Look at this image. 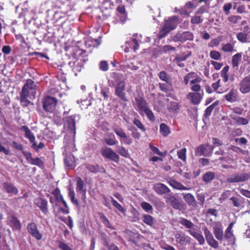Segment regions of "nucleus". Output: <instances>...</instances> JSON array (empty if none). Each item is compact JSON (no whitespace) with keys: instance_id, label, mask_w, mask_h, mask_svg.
Returning <instances> with one entry per match:
<instances>
[{"instance_id":"obj_1","label":"nucleus","mask_w":250,"mask_h":250,"mask_svg":"<svg viewBox=\"0 0 250 250\" xmlns=\"http://www.w3.org/2000/svg\"><path fill=\"white\" fill-rule=\"evenodd\" d=\"M234 224V222L230 223L224 232L222 223L220 222L215 223L213 226V232L216 239L220 242H227L228 245H234L235 240L232 230Z\"/></svg>"},{"instance_id":"obj_2","label":"nucleus","mask_w":250,"mask_h":250,"mask_svg":"<svg viewBox=\"0 0 250 250\" xmlns=\"http://www.w3.org/2000/svg\"><path fill=\"white\" fill-rule=\"evenodd\" d=\"M37 85L35 82L30 79L26 80L25 83L23 86L20 93V102L23 107H27L31 102L28 98L31 99V97H35Z\"/></svg>"},{"instance_id":"obj_3","label":"nucleus","mask_w":250,"mask_h":250,"mask_svg":"<svg viewBox=\"0 0 250 250\" xmlns=\"http://www.w3.org/2000/svg\"><path fill=\"white\" fill-rule=\"evenodd\" d=\"M113 75L117 83L115 86V95L124 102H128V100L125 92V83L124 81L118 80L121 78L122 75L114 73Z\"/></svg>"},{"instance_id":"obj_4","label":"nucleus","mask_w":250,"mask_h":250,"mask_svg":"<svg viewBox=\"0 0 250 250\" xmlns=\"http://www.w3.org/2000/svg\"><path fill=\"white\" fill-rule=\"evenodd\" d=\"M58 102L56 98L46 96L42 100L43 109L46 112L52 113L56 110Z\"/></svg>"},{"instance_id":"obj_5","label":"nucleus","mask_w":250,"mask_h":250,"mask_svg":"<svg viewBox=\"0 0 250 250\" xmlns=\"http://www.w3.org/2000/svg\"><path fill=\"white\" fill-rule=\"evenodd\" d=\"M165 199L166 203L170 205L174 209L182 210L185 208V204L182 201H179L172 194L167 195Z\"/></svg>"},{"instance_id":"obj_6","label":"nucleus","mask_w":250,"mask_h":250,"mask_svg":"<svg viewBox=\"0 0 250 250\" xmlns=\"http://www.w3.org/2000/svg\"><path fill=\"white\" fill-rule=\"evenodd\" d=\"M101 154L104 158L116 163L120 161V157L110 147H103L101 149Z\"/></svg>"},{"instance_id":"obj_7","label":"nucleus","mask_w":250,"mask_h":250,"mask_svg":"<svg viewBox=\"0 0 250 250\" xmlns=\"http://www.w3.org/2000/svg\"><path fill=\"white\" fill-rule=\"evenodd\" d=\"M250 178V174L247 173H235L227 177L226 180L228 183L243 182Z\"/></svg>"},{"instance_id":"obj_8","label":"nucleus","mask_w":250,"mask_h":250,"mask_svg":"<svg viewBox=\"0 0 250 250\" xmlns=\"http://www.w3.org/2000/svg\"><path fill=\"white\" fill-rule=\"evenodd\" d=\"M113 130L115 134L121 139V141L123 142L124 144L130 145L132 143V139L126 134L123 128H113Z\"/></svg>"},{"instance_id":"obj_9","label":"nucleus","mask_w":250,"mask_h":250,"mask_svg":"<svg viewBox=\"0 0 250 250\" xmlns=\"http://www.w3.org/2000/svg\"><path fill=\"white\" fill-rule=\"evenodd\" d=\"M176 242L181 246L189 245L191 238L182 231H177L174 234Z\"/></svg>"},{"instance_id":"obj_10","label":"nucleus","mask_w":250,"mask_h":250,"mask_svg":"<svg viewBox=\"0 0 250 250\" xmlns=\"http://www.w3.org/2000/svg\"><path fill=\"white\" fill-rule=\"evenodd\" d=\"M214 149V146L208 144H202L198 146L195 151L196 156H207L208 154L211 153Z\"/></svg>"},{"instance_id":"obj_11","label":"nucleus","mask_w":250,"mask_h":250,"mask_svg":"<svg viewBox=\"0 0 250 250\" xmlns=\"http://www.w3.org/2000/svg\"><path fill=\"white\" fill-rule=\"evenodd\" d=\"M27 230L29 233L37 240H40L42 239V235L39 230L35 223H29L27 226Z\"/></svg>"},{"instance_id":"obj_12","label":"nucleus","mask_w":250,"mask_h":250,"mask_svg":"<svg viewBox=\"0 0 250 250\" xmlns=\"http://www.w3.org/2000/svg\"><path fill=\"white\" fill-rule=\"evenodd\" d=\"M206 239L209 246L217 249L219 248L218 242L215 240L210 231L207 228L204 229Z\"/></svg>"},{"instance_id":"obj_13","label":"nucleus","mask_w":250,"mask_h":250,"mask_svg":"<svg viewBox=\"0 0 250 250\" xmlns=\"http://www.w3.org/2000/svg\"><path fill=\"white\" fill-rule=\"evenodd\" d=\"M84 167L88 171V172L92 173H97L98 172L103 173L104 174L106 173V169L102 166L100 167L98 164H92L90 163H84L83 164Z\"/></svg>"},{"instance_id":"obj_14","label":"nucleus","mask_w":250,"mask_h":250,"mask_svg":"<svg viewBox=\"0 0 250 250\" xmlns=\"http://www.w3.org/2000/svg\"><path fill=\"white\" fill-rule=\"evenodd\" d=\"M34 204L45 215L49 213L48 202L46 199L38 197L35 199Z\"/></svg>"},{"instance_id":"obj_15","label":"nucleus","mask_w":250,"mask_h":250,"mask_svg":"<svg viewBox=\"0 0 250 250\" xmlns=\"http://www.w3.org/2000/svg\"><path fill=\"white\" fill-rule=\"evenodd\" d=\"M75 115H72L68 117H66L64 120V126L66 127L69 131L74 134H76V122Z\"/></svg>"},{"instance_id":"obj_16","label":"nucleus","mask_w":250,"mask_h":250,"mask_svg":"<svg viewBox=\"0 0 250 250\" xmlns=\"http://www.w3.org/2000/svg\"><path fill=\"white\" fill-rule=\"evenodd\" d=\"M68 64L72 68V70L74 72L75 75H77L78 72H81L82 68L83 67V64L82 61L76 59H73L70 61Z\"/></svg>"},{"instance_id":"obj_17","label":"nucleus","mask_w":250,"mask_h":250,"mask_svg":"<svg viewBox=\"0 0 250 250\" xmlns=\"http://www.w3.org/2000/svg\"><path fill=\"white\" fill-rule=\"evenodd\" d=\"M135 100L140 114L143 115V111L148 107L146 101L142 96H138L135 98Z\"/></svg>"},{"instance_id":"obj_18","label":"nucleus","mask_w":250,"mask_h":250,"mask_svg":"<svg viewBox=\"0 0 250 250\" xmlns=\"http://www.w3.org/2000/svg\"><path fill=\"white\" fill-rule=\"evenodd\" d=\"M240 91L243 94L250 91V76L245 77L240 83Z\"/></svg>"},{"instance_id":"obj_19","label":"nucleus","mask_w":250,"mask_h":250,"mask_svg":"<svg viewBox=\"0 0 250 250\" xmlns=\"http://www.w3.org/2000/svg\"><path fill=\"white\" fill-rule=\"evenodd\" d=\"M187 99L194 105L198 104L202 99V95L199 92H189L187 95Z\"/></svg>"},{"instance_id":"obj_20","label":"nucleus","mask_w":250,"mask_h":250,"mask_svg":"<svg viewBox=\"0 0 250 250\" xmlns=\"http://www.w3.org/2000/svg\"><path fill=\"white\" fill-rule=\"evenodd\" d=\"M8 219L13 230H20L21 229V223L17 217L11 215L8 217Z\"/></svg>"},{"instance_id":"obj_21","label":"nucleus","mask_w":250,"mask_h":250,"mask_svg":"<svg viewBox=\"0 0 250 250\" xmlns=\"http://www.w3.org/2000/svg\"><path fill=\"white\" fill-rule=\"evenodd\" d=\"M154 191L158 194L162 195L170 192L169 188L162 183H156L153 186Z\"/></svg>"},{"instance_id":"obj_22","label":"nucleus","mask_w":250,"mask_h":250,"mask_svg":"<svg viewBox=\"0 0 250 250\" xmlns=\"http://www.w3.org/2000/svg\"><path fill=\"white\" fill-rule=\"evenodd\" d=\"M177 18L176 17L169 18L167 21H166L163 26L165 30H167L170 32L175 28L176 26V21Z\"/></svg>"},{"instance_id":"obj_23","label":"nucleus","mask_w":250,"mask_h":250,"mask_svg":"<svg viewBox=\"0 0 250 250\" xmlns=\"http://www.w3.org/2000/svg\"><path fill=\"white\" fill-rule=\"evenodd\" d=\"M131 44L133 45V49L134 52H136L139 49V44L138 41L136 39H132L128 41H126L125 43V47L124 48V51L125 53H128L130 51V46L128 47V45Z\"/></svg>"},{"instance_id":"obj_24","label":"nucleus","mask_w":250,"mask_h":250,"mask_svg":"<svg viewBox=\"0 0 250 250\" xmlns=\"http://www.w3.org/2000/svg\"><path fill=\"white\" fill-rule=\"evenodd\" d=\"M76 191L77 192H82L84 196V198L85 197L86 187V185L84 183L81 177H78L77 179Z\"/></svg>"},{"instance_id":"obj_25","label":"nucleus","mask_w":250,"mask_h":250,"mask_svg":"<svg viewBox=\"0 0 250 250\" xmlns=\"http://www.w3.org/2000/svg\"><path fill=\"white\" fill-rule=\"evenodd\" d=\"M183 195L184 199L188 206L194 208L197 206L196 201L192 194L188 193L183 194Z\"/></svg>"},{"instance_id":"obj_26","label":"nucleus","mask_w":250,"mask_h":250,"mask_svg":"<svg viewBox=\"0 0 250 250\" xmlns=\"http://www.w3.org/2000/svg\"><path fill=\"white\" fill-rule=\"evenodd\" d=\"M20 129L24 132V136L29 139L31 143L34 142V140H35V137L27 126L22 125L21 126Z\"/></svg>"},{"instance_id":"obj_27","label":"nucleus","mask_w":250,"mask_h":250,"mask_svg":"<svg viewBox=\"0 0 250 250\" xmlns=\"http://www.w3.org/2000/svg\"><path fill=\"white\" fill-rule=\"evenodd\" d=\"M187 231L198 241L200 245H203L205 244V239L201 233L190 229L188 230Z\"/></svg>"},{"instance_id":"obj_28","label":"nucleus","mask_w":250,"mask_h":250,"mask_svg":"<svg viewBox=\"0 0 250 250\" xmlns=\"http://www.w3.org/2000/svg\"><path fill=\"white\" fill-rule=\"evenodd\" d=\"M180 107L179 103L175 101H171L167 105V109L170 113H178Z\"/></svg>"},{"instance_id":"obj_29","label":"nucleus","mask_w":250,"mask_h":250,"mask_svg":"<svg viewBox=\"0 0 250 250\" xmlns=\"http://www.w3.org/2000/svg\"><path fill=\"white\" fill-rule=\"evenodd\" d=\"M3 186L6 192L8 193H13L15 195L18 193L19 190L18 188L11 183L4 182L3 184Z\"/></svg>"},{"instance_id":"obj_30","label":"nucleus","mask_w":250,"mask_h":250,"mask_svg":"<svg viewBox=\"0 0 250 250\" xmlns=\"http://www.w3.org/2000/svg\"><path fill=\"white\" fill-rule=\"evenodd\" d=\"M215 174L212 171L206 172L202 176V180L206 183L208 184L214 179Z\"/></svg>"},{"instance_id":"obj_31","label":"nucleus","mask_w":250,"mask_h":250,"mask_svg":"<svg viewBox=\"0 0 250 250\" xmlns=\"http://www.w3.org/2000/svg\"><path fill=\"white\" fill-rule=\"evenodd\" d=\"M237 93L234 89H231L228 94H226L225 96L227 101L233 103L237 99Z\"/></svg>"},{"instance_id":"obj_32","label":"nucleus","mask_w":250,"mask_h":250,"mask_svg":"<svg viewBox=\"0 0 250 250\" xmlns=\"http://www.w3.org/2000/svg\"><path fill=\"white\" fill-rule=\"evenodd\" d=\"M158 86L160 88V89L166 93H168L171 91H173V88L172 86V83H171V85H169V84L165 83H158Z\"/></svg>"},{"instance_id":"obj_33","label":"nucleus","mask_w":250,"mask_h":250,"mask_svg":"<svg viewBox=\"0 0 250 250\" xmlns=\"http://www.w3.org/2000/svg\"><path fill=\"white\" fill-rule=\"evenodd\" d=\"M98 215L103 223L108 228L113 229L112 226L111 225L109 220L107 218L103 212H98Z\"/></svg>"},{"instance_id":"obj_34","label":"nucleus","mask_w":250,"mask_h":250,"mask_svg":"<svg viewBox=\"0 0 250 250\" xmlns=\"http://www.w3.org/2000/svg\"><path fill=\"white\" fill-rule=\"evenodd\" d=\"M160 133L165 137L167 136L170 133L169 127L165 123H162L160 125Z\"/></svg>"},{"instance_id":"obj_35","label":"nucleus","mask_w":250,"mask_h":250,"mask_svg":"<svg viewBox=\"0 0 250 250\" xmlns=\"http://www.w3.org/2000/svg\"><path fill=\"white\" fill-rule=\"evenodd\" d=\"M222 50L224 52H232L233 51H236V50L234 49V44L231 43H223L222 44Z\"/></svg>"},{"instance_id":"obj_36","label":"nucleus","mask_w":250,"mask_h":250,"mask_svg":"<svg viewBox=\"0 0 250 250\" xmlns=\"http://www.w3.org/2000/svg\"><path fill=\"white\" fill-rule=\"evenodd\" d=\"M242 58V53H238L232 57L231 62L233 67H237Z\"/></svg>"},{"instance_id":"obj_37","label":"nucleus","mask_w":250,"mask_h":250,"mask_svg":"<svg viewBox=\"0 0 250 250\" xmlns=\"http://www.w3.org/2000/svg\"><path fill=\"white\" fill-rule=\"evenodd\" d=\"M159 78L163 81L166 82L167 84L171 85L170 79L165 71H160L158 74Z\"/></svg>"},{"instance_id":"obj_38","label":"nucleus","mask_w":250,"mask_h":250,"mask_svg":"<svg viewBox=\"0 0 250 250\" xmlns=\"http://www.w3.org/2000/svg\"><path fill=\"white\" fill-rule=\"evenodd\" d=\"M219 104V101L217 100V101H216L215 102H214L212 104L208 106L206 109L204 116L206 117L209 116L211 115V114L213 110L215 108V107L217 106Z\"/></svg>"},{"instance_id":"obj_39","label":"nucleus","mask_w":250,"mask_h":250,"mask_svg":"<svg viewBox=\"0 0 250 250\" xmlns=\"http://www.w3.org/2000/svg\"><path fill=\"white\" fill-rule=\"evenodd\" d=\"M179 222L187 229H192L194 226V224L191 221L184 218H181Z\"/></svg>"},{"instance_id":"obj_40","label":"nucleus","mask_w":250,"mask_h":250,"mask_svg":"<svg viewBox=\"0 0 250 250\" xmlns=\"http://www.w3.org/2000/svg\"><path fill=\"white\" fill-rule=\"evenodd\" d=\"M69 192H68V197H69L71 202L72 203H73L74 205H75L76 206H79V201L77 199H75V193L74 191L71 188H69L68 189Z\"/></svg>"},{"instance_id":"obj_41","label":"nucleus","mask_w":250,"mask_h":250,"mask_svg":"<svg viewBox=\"0 0 250 250\" xmlns=\"http://www.w3.org/2000/svg\"><path fill=\"white\" fill-rule=\"evenodd\" d=\"M30 164L38 167L40 168H43L44 167V162L41 158L36 157L33 158Z\"/></svg>"},{"instance_id":"obj_42","label":"nucleus","mask_w":250,"mask_h":250,"mask_svg":"<svg viewBox=\"0 0 250 250\" xmlns=\"http://www.w3.org/2000/svg\"><path fill=\"white\" fill-rule=\"evenodd\" d=\"M180 39L182 42H185L187 40L192 41L193 39V35L190 32H184L181 35Z\"/></svg>"},{"instance_id":"obj_43","label":"nucleus","mask_w":250,"mask_h":250,"mask_svg":"<svg viewBox=\"0 0 250 250\" xmlns=\"http://www.w3.org/2000/svg\"><path fill=\"white\" fill-rule=\"evenodd\" d=\"M143 221L146 224L151 226L154 223L153 217L148 214H144L143 216Z\"/></svg>"},{"instance_id":"obj_44","label":"nucleus","mask_w":250,"mask_h":250,"mask_svg":"<svg viewBox=\"0 0 250 250\" xmlns=\"http://www.w3.org/2000/svg\"><path fill=\"white\" fill-rule=\"evenodd\" d=\"M186 153L187 149L185 147L178 150L177 153L178 158L185 162L187 160Z\"/></svg>"},{"instance_id":"obj_45","label":"nucleus","mask_w":250,"mask_h":250,"mask_svg":"<svg viewBox=\"0 0 250 250\" xmlns=\"http://www.w3.org/2000/svg\"><path fill=\"white\" fill-rule=\"evenodd\" d=\"M111 201L112 204V205L118 209L119 211H120L123 213L125 214L126 212L125 209L122 205L117 202L116 200H115L112 197L110 196Z\"/></svg>"},{"instance_id":"obj_46","label":"nucleus","mask_w":250,"mask_h":250,"mask_svg":"<svg viewBox=\"0 0 250 250\" xmlns=\"http://www.w3.org/2000/svg\"><path fill=\"white\" fill-rule=\"evenodd\" d=\"M237 40L242 43H246L248 42V35L244 32L238 33L236 35Z\"/></svg>"},{"instance_id":"obj_47","label":"nucleus","mask_w":250,"mask_h":250,"mask_svg":"<svg viewBox=\"0 0 250 250\" xmlns=\"http://www.w3.org/2000/svg\"><path fill=\"white\" fill-rule=\"evenodd\" d=\"M236 123L239 125H247L249 123V120L245 118L238 117L235 118H232Z\"/></svg>"},{"instance_id":"obj_48","label":"nucleus","mask_w":250,"mask_h":250,"mask_svg":"<svg viewBox=\"0 0 250 250\" xmlns=\"http://www.w3.org/2000/svg\"><path fill=\"white\" fill-rule=\"evenodd\" d=\"M144 113L147 116L148 119L151 122H154L155 120V118L152 110L148 107L145 110L143 111V113Z\"/></svg>"},{"instance_id":"obj_49","label":"nucleus","mask_w":250,"mask_h":250,"mask_svg":"<svg viewBox=\"0 0 250 250\" xmlns=\"http://www.w3.org/2000/svg\"><path fill=\"white\" fill-rule=\"evenodd\" d=\"M52 194L54 195L56 201L60 203V200L63 197L62 195L61 194V191L58 188H56L52 192Z\"/></svg>"},{"instance_id":"obj_50","label":"nucleus","mask_w":250,"mask_h":250,"mask_svg":"<svg viewBox=\"0 0 250 250\" xmlns=\"http://www.w3.org/2000/svg\"><path fill=\"white\" fill-rule=\"evenodd\" d=\"M221 80L219 79L216 83H213L211 85L213 89L218 93H222L225 91L223 89L220 88Z\"/></svg>"},{"instance_id":"obj_51","label":"nucleus","mask_w":250,"mask_h":250,"mask_svg":"<svg viewBox=\"0 0 250 250\" xmlns=\"http://www.w3.org/2000/svg\"><path fill=\"white\" fill-rule=\"evenodd\" d=\"M104 142L108 146L116 145L118 143V141L113 134H112V137L105 138Z\"/></svg>"},{"instance_id":"obj_52","label":"nucleus","mask_w":250,"mask_h":250,"mask_svg":"<svg viewBox=\"0 0 250 250\" xmlns=\"http://www.w3.org/2000/svg\"><path fill=\"white\" fill-rule=\"evenodd\" d=\"M149 146L151 150V151L154 153L161 157H165L166 156V154L161 152L159 148L154 146L152 144H149Z\"/></svg>"},{"instance_id":"obj_53","label":"nucleus","mask_w":250,"mask_h":250,"mask_svg":"<svg viewBox=\"0 0 250 250\" xmlns=\"http://www.w3.org/2000/svg\"><path fill=\"white\" fill-rule=\"evenodd\" d=\"M242 19V17L238 15H231L228 17V20L232 24H236Z\"/></svg>"},{"instance_id":"obj_54","label":"nucleus","mask_w":250,"mask_h":250,"mask_svg":"<svg viewBox=\"0 0 250 250\" xmlns=\"http://www.w3.org/2000/svg\"><path fill=\"white\" fill-rule=\"evenodd\" d=\"M191 52H189L188 54L183 53L180 55H177L174 59L180 60L182 62L185 61L187 59V58H188L190 56H191Z\"/></svg>"},{"instance_id":"obj_55","label":"nucleus","mask_w":250,"mask_h":250,"mask_svg":"<svg viewBox=\"0 0 250 250\" xmlns=\"http://www.w3.org/2000/svg\"><path fill=\"white\" fill-rule=\"evenodd\" d=\"M133 123L142 131L145 132L146 129L144 125L141 123V122L137 118H134L133 121Z\"/></svg>"},{"instance_id":"obj_56","label":"nucleus","mask_w":250,"mask_h":250,"mask_svg":"<svg viewBox=\"0 0 250 250\" xmlns=\"http://www.w3.org/2000/svg\"><path fill=\"white\" fill-rule=\"evenodd\" d=\"M141 206L142 208L146 212H149L153 210L152 206L148 203L146 202H142L141 204Z\"/></svg>"},{"instance_id":"obj_57","label":"nucleus","mask_w":250,"mask_h":250,"mask_svg":"<svg viewBox=\"0 0 250 250\" xmlns=\"http://www.w3.org/2000/svg\"><path fill=\"white\" fill-rule=\"evenodd\" d=\"M117 152L123 157L125 158H128L129 157L128 150L124 146L120 147Z\"/></svg>"},{"instance_id":"obj_58","label":"nucleus","mask_w":250,"mask_h":250,"mask_svg":"<svg viewBox=\"0 0 250 250\" xmlns=\"http://www.w3.org/2000/svg\"><path fill=\"white\" fill-rule=\"evenodd\" d=\"M131 131V135L134 139L139 140L141 138V133L138 131L137 129L133 127L129 129Z\"/></svg>"},{"instance_id":"obj_59","label":"nucleus","mask_w":250,"mask_h":250,"mask_svg":"<svg viewBox=\"0 0 250 250\" xmlns=\"http://www.w3.org/2000/svg\"><path fill=\"white\" fill-rule=\"evenodd\" d=\"M31 148L36 150V152L38 151L39 149H42L44 147V144L42 142H40L39 145H37L36 141L34 140V142L32 143Z\"/></svg>"},{"instance_id":"obj_60","label":"nucleus","mask_w":250,"mask_h":250,"mask_svg":"<svg viewBox=\"0 0 250 250\" xmlns=\"http://www.w3.org/2000/svg\"><path fill=\"white\" fill-rule=\"evenodd\" d=\"M99 68L103 71H107L108 70V64L106 61H102L99 63Z\"/></svg>"},{"instance_id":"obj_61","label":"nucleus","mask_w":250,"mask_h":250,"mask_svg":"<svg viewBox=\"0 0 250 250\" xmlns=\"http://www.w3.org/2000/svg\"><path fill=\"white\" fill-rule=\"evenodd\" d=\"M210 57L213 60H219L221 58V55L220 52L213 50L210 52Z\"/></svg>"},{"instance_id":"obj_62","label":"nucleus","mask_w":250,"mask_h":250,"mask_svg":"<svg viewBox=\"0 0 250 250\" xmlns=\"http://www.w3.org/2000/svg\"><path fill=\"white\" fill-rule=\"evenodd\" d=\"M58 247L62 250H72V249L64 242L59 241Z\"/></svg>"},{"instance_id":"obj_63","label":"nucleus","mask_w":250,"mask_h":250,"mask_svg":"<svg viewBox=\"0 0 250 250\" xmlns=\"http://www.w3.org/2000/svg\"><path fill=\"white\" fill-rule=\"evenodd\" d=\"M203 21L201 16L195 15L191 18V22L193 24H199L202 22Z\"/></svg>"},{"instance_id":"obj_64","label":"nucleus","mask_w":250,"mask_h":250,"mask_svg":"<svg viewBox=\"0 0 250 250\" xmlns=\"http://www.w3.org/2000/svg\"><path fill=\"white\" fill-rule=\"evenodd\" d=\"M22 154L25 158L27 161L30 164L33 158L32 156V153L30 152L23 151L22 152Z\"/></svg>"}]
</instances>
